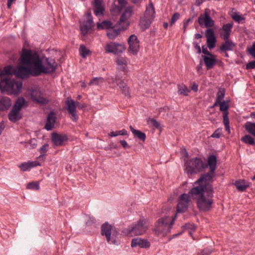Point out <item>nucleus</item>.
I'll return each instance as SVG.
<instances>
[{"label":"nucleus","mask_w":255,"mask_h":255,"mask_svg":"<svg viewBox=\"0 0 255 255\" xmlns=\"http://www.w3.org/2000/svg\"><path fill=\"white\" fill-rule=\"evenodd\" d=\"M20 65L15 74L18 78L24 79L29 76L37 77L42 74L54 73L58 64L54 58H41L35 51L23 47L19 58Z\"/></svg>","instance_id":"nucleus-1"},{"label":"nucleus","mask_w":255,"mask_h":255,"mask_svg":"<svg viewBox=\"0 0 255 255\" xmlns=\"http://www.w3.org/2000/svg\"><path fill=\"white\" fill-rule=\"evenodd\" d=\"M213 188L207 187V191L203 187L192 188L189 191L191 198L197 200V206L201 211H209L213 203Z\"/></svg>","instance_id":"nucleus-2"},{"label":"nucleus","mask_w":255,"mask_h":255,"mask_svg":"<svg viewBox=\"0 0 255 255\" xmlns=\"http://www.w3.org/2000/svg\"><path fill=\"white\" fill-rule=\"evenodd\" d=\"M174 223L173 218H171L169 216L161 218L155 223L154 232L157 236H165L170 232Z\"/></svg>","instance_id":"nucleus-3"},{"label":"nucleus","mask_w":255,"mask_h":255,"mask_svg":"<svg viewBox=\"0 0 255 255\" xmlns=\"http://www.w3.org/2000/svg\"><path fill=\"white\" fill-rule=\"evenodd\" d=\"M22 83L10 79H4L3 82H0V89L2 92H6L8 95H18L22 88Z\"/></svg>","instance_id":"nucleus-4"},{"label":"nucleus","mask_w":255,"mask_h":255,"mask_svg":"<svg viewBox=\"0 0 255 255\" xmlns=\"http://www.w3.org/2000/svg\"><path fill=\"white\" fill-rule=\"evenodd\" d=\"M190 162L192 163V166L188 164L187 163H185V169L188 174H197L203 171L208 167L207 163L204 162L202 159L198 157L192 158L190 160Z\"/></svg>","instance_id":"nucleus-5"},{"label":"nucleus","mask_w":255,"mask_h":255,"mask_svg":"<svg viewBox=\"0 0 255 255\" xmlns=\"http://www.w3.org/2000/svg\"><path fill=\"white\" fill-rule=\"evenodd\" d=\"M147 223V220L144 218L140 219L134 225L128 228V235L129 236H139L143 234L148 228Z\"/></svg>","instance_id":"nucleus-6"},{"label":"nucleus","mask_w":255,"mask_h":255,"mask_svg":"<svg viewBox=\"0 0 255 255\" xmlns=\"http://www.w3.org/2000/svg\"><path fill=\"white\" fill-rule=\"evenodd\" d=\"M65 105L67 106V110L70 115V119L74 122H77L79 119V116L77 114L76 108L78 107L80 109L85 108L86 107L85 104H81L78 102H75L73 100L68 99L66 101Z\"/></svg>","instance_id":"nucleus-7"},{"label":"nucleus","mask_w":255,"mask_h":255,"mask_svg":"<svg viewBox=\"0 0 255 255\" xmlns=\"http://www.w3.org/2000/svg\"><path fill=\"white\" fill-rule=\"evenodd\" d=\"M215 171L211 172L210 170L209 171L206 173L202 174L201 175L200 177L195 182V184H198V186L194 187L193 188L203 187V190L207 191V187H213V185L210 182L213 181V178L215 176Z\"/></svg>","instance_id":"nucleus-8"},{"label":"nucleus","mask_w":255,"mask_h":255,"mask_svg":"<svg viewBox=\"0 0 255 255\" xmlns=\"http://www.w3.org/2000/svg\"><path fill=\"white\" fill-rule=\"evenodd\" d=\"M126 47L124 44L119 43L115 42H110L107 43L105 47V50L108 53H113L118 55L123 53L126 50Z\"/></svg>","instance_id":"nucleus-9"},{"label":"nucleus","mask_w":255,"mask_h":255,"mask_svg":"<svg viewBox=\"0 0 255 255\" xmlns=\"http://www.w3.org/2000/svg\"><path fill=\"white\" fill-rule=\"evenodd\" d=\"M30 98L32 101L40 105H46L49 103V100L43 96V93L37 88L32 89Z\"/></svg>","instance_id":"nucleus-10"},{"label":"nucleus","mask_w":255,"mask_h":255,"mask_svg":"<svg viewBox=\"0 0 255 255\" xmlns=\"http://www.w3.org/2000/svg\"><path fill=\"white\" fill-rule=\"evenodd\" d=\"M190 197L189 191L188 194L183 193L180 195L177 205V212L184 213L187 211L188 208V204L190 201Z\"/></svg>","instance_id":"nucleus-11"},{"label":"nucleus","mask_w":255,"mask_h":255,"mask_svg":"<svg viewBox=\"0 0 255 255\" xmlns=\"http://www.w3.org/2000/svg\"><path fill=\"white\" fill-rule=\"evenodd\" d=\"M129 45L128 50L134 55H136L139 50V41L135 34L131 35L128 40Z\"/></svg>","instance_id":"nucleus-12"},{"label":"nucleus","mask_w":255,"mask_h":255,"mask_svg":"<svg viewBox=\"0 0 255 255\" xmlns=\"http://www.w3.org/2000/svg\"><path fill=\"white\" fill-rule=\"evenodd\" d=\"M112 226L108 222L103 224L101 227V233L102 236H105L109 243L115 244V240L111 238L112 234Z\"/></svg>","instance_id":"nucleus-13"},{"label":"nucleus","mask_w":255,"mask_h":255,"mask_svg":"<svg viewBox=\"0 0 255 255\" xmlns=\"http://www.w3.org/2000/svg\"><path fill=\"white\" fill-rule=\"evenodd\" d=\"M198 21L201 27L204 26L208 28L213 27L215 24L214 21L211 18L209 13L207 12H205L204 15L201 14L199 16Z\"/></svg>","instance_id":"nucleus-14"},{"label":"nucleus","mask_w":255,"mask_h":255,"mask_svg":"<svg viewBox=\"0 0 255 255\" xmlns=\"http://www.w3.org/2000/svg\"><path fill=\"white\" fill-rule=\"evenodd\" d=\"M51 139L54 146H60L63 144L64 142L68 140V137L65 134L53 132L51 134Z\"/></svg>","instance_id":"nucleus-15"},{"label":"nucleus","mask_w":255,"mask_h":255,"mask_svg":"<svg viewBox=\"0 0 255 255\" xmlns=\"http://www.w3.org/2000/svg\"><path fill=\"white\" fill-rule=\"evenodd\" d=\"M205 36L207 38V47L210 49H213L217 42L214 30L211 28H207L205 31Z\"/></svg>","instance_id":"nucleus-16"},{"label":"nucleus","mask_w":255,"mask_h":255,"mask_svg":"<svg viewBox=\"0 0 255 255\" xmlns=\"http://www.w3.org/2000/svg\"><path fill=\"white\" fill-rule=\"evenodd\" d=\"M115 81L122 93L126 96H129L130 93L129 87L127 85V81L125 79H121L120 76L118 75L115 76Z\"/></svg>","instance_id":"nucleus-17"},{"label":"nucleus","mask_w":255,"mask_h":255,"mask_svg":"<svg viewBox=\"0 0 255 255\" xmlns=\"http://www.w3.org/2000/svg\"><path fill=\"white\" fill-rule=\"evenodd\" d=\"M233 26V23L230 22L223 24L220 29V36L223 40H227L230 38Z\"/></svg>","instance_id":"nucleus-18"},{"label":"nucleus","mask_w":255,"mask_h":255,"mask_svg":"<svg viewBox=\"0 0 255 255\" xmlns=\"http://www.w3.org/2000/svg\"><path fill=\"white\" fill-rule=\"evenodd\" d=\"M150 246V244L146 239L139 237L132 239L131 242V247L132 248L139 247L140 248L148 249Z\"/></svg>","instance_id":"nucleus-19"},{"label":"nucleus","mask_w":255,"mask_h":255,"mask_svg":"<svg viewBox=\"0 0 255 255\" xmlns=\"http://www.w3.org/2000/svg\"><path fill=\"white\" fill-rule=\"evenodd\" d=\"M201 57L204 61L207 70L212 69L215 65L217 62L216 55L211 53V55L207 56L202 55Z\"/></svg>","instance_id":"nucleus-20"},{"label":"nucleus","mask_w":255,"mask_h":255,"mask_svg":"<svg viewBox=\"0 0 255 255\" xmlns=\"http://www.w3.org/2000/svg\"><path fill=\"white\" fill-rule=\"evenodd\" d=\"M56 119V113L54 111H51L47 116L45 128L48 131L51 130L54 127Z\"/></svg>","instance_id":"nucleus-21"},{"label":"nucleus","mask_w":255,"mask_h":255,"mask_svg":"<svg viewBox=\"0 0 255 255\" xmlns=\"http://www.w3.org/2000/svg\"><path fill=\"white\" fill-rule=\"evenodd\" d=\"M223 42L219 48L221 52H226L229 51H233L236 47V44L230 39L224 40Z\"/></svg>","instance_id":"nucleus-22"},{"label":"nucleus","mask_w":255,"mask_h":255,"mask_svg":"<svg viewBox=\"0 0 255 255\" xmlns=\"http://www.w3.org/2000/svg\"><path fill=\"white\" fill-rule=\"evenodd\" d=\"M17 69L13 70V67L11 65H8L3 68V69L0 71V82H3L4 79H9L7 76L11 75L13 73L15 74V71ZM16 76V75H15Z\"/></svg>","instance_id":"nucleus-23"},{"label":"nucleus","mask_w":255,"mask_h":255,"mask_svg":"<svg viewBox=\"0 0 255 255\" xmlns=\"http://www.w3.org/2000/svg\"><path fill=\"white\" fill-rule=\"evenodd\" d=\"M126 28V27L124 26L120 27L116 24L111 28V29L107 31V36L110 39H114L118 36L122 30H124Z\"/></svg>","instance_id":"nucleus-24"},{"label":"nucleus","mask_w":255,"mask_h":255,"mask_svg":"<svg viewBox=\"0 0 255 255\" xmlns=\"http://www.w3.org/2000/svg\"><path fill=\"white\" fill-rule=\"evenodd\" d=\"M41 164L38 161H28L23 162L18 165L21 171H29L32 168L40 166Z\"/></svg>","instance_id":"nucleus-25"},{"label":"nucleus","mask_w":255,"mask_h":255,"mask_svg":"<svg viewBox=\"0 0 255 255\" xmlns=\"http://www.w3.org/2000/svg\"><path fill=\"white\" fill-rule=\"evenodd\" d=\"M93 26L94 22L93 19H89L84 21L80 26L81 33L83 35H86Z\"/></svg>","instance_id":"nucleus-26"},{"label":"nucleus","mask_w":255,"mask_h":255,"mask_svg":"<svg viewBox=\"0 0 255 255\" xmlns=\"http://www.w3.org/2000/svg\"><path fill=\"white\" fill-rule=\"evenodd\" d=\"M102 0H94V13L96 16L103 14L105 8L102 6Z\"/></svg>","instance_id":"nucleus-27"},{"label":"nucleus","mask_w":255,"mask_h":255,"mask_svg":"<svg viewBox=\"0 0 255 255\" xmlns=\"http://www.w3.org/2000/svg\"><path fill=\"white\" fill-rule=\"evenodd\" d=\"M8 118L10 122L16 123L21 119L22 115L20 114L19 111L12 109L8 114Z\"/></svg>","instance_id":"nucleus-28"},{"label":"nucleus","mask_w":255,"mask_h":255,"mask_svg":"<svg viewBox=\"0 0 255 255\" xmlns=\"http://www.w3.org/2000/svg\"><path fill=\"white\" fill-rule=\"evenodd\" d=\"M117 1L119 5H115L111 9V12L119 14L121 13L123 9L126 7L127 2L126 0H117Z\"/></svg>","instance_id":"nucleus-29"},{"label":"nucleus","mask_w":255,"mask_h":255,"mask_svg":"<svg viewBox=\"0 0 255 255\" xmlns=\"http://www.w3.org/2000/svg\"><path fill=\"white\" fill-rule=\"evenodd\" d=\"M217 157L214 154H211L208 157L207 163L211 172L216 171L217 168Z\"/></svg>","instance_id":"nucleus-30"},{"label":"nucleus","mask_w":255,"mask_h":255,"mask_svg":"<svg viewBox=\"0 0 255 255\" xmlns=\"http://www.w3.org/2000/svg\"><path fill=\"white\" fill-rule=\"evenodd\" d=\"M11 105L10 98L4 97L0 99V111H4L9 109Z\"/></svg>","instance_id":"nucleus-31"},{"label":"nucleus","mask_w":255,"mask_h":255,"mask_svg":"<svg viewBox=\"0 0 255 255\" xmlns=\"http://www.w3.org/2000/svg\"><path fill=\"white\" fill-rule=\"evenodd\" d=\"M129 128L132 133L134 137L137 138L143 142L145 141L146 139V135L145 133L141 131L140 130L134 129L131 126H129Z\"/></svg>","instance_id":"nucleus-32"},{"label":"nucleus","mask_w":255,"mask_h":255,"mask_svg":"<svg viewBox=\"0 0 255 255\" xmlns=\"http://www.w3.org/2000/svg\"><path fill=\"white\" fill-rule=\"evenodd\" d=\"M220 111L223 113V118H229L228 109L229 108V104L228 102L223 101L220 102Z\"/></svg>","instance_id":"nucleus-33"},{"label":"nucleus","mask_w":255,"mask_h":255,"mask_svg":"<svg viewBox=\"0 0 255 255\" xmlns=\"http://www.w3.org/2000/svg\"><path fill=\"white\" fill-rule=\"evenodd\" d=\"M118 69L124 72H127V61L125 57L118 58L116 61Z\"/></svg>","instance_id":"nucleus-34"},{"label":"nucleus","mask_w":255,"mask_h":255,"mask_svg":"<svg viewBox=\"0 0 255 255\" xmlns=\"http://www.w3.org/2000/svg\"><path fill=\"white\" fill-rule=\"evenodd\" d=\"M24 106H27L25 99L23 97H20L15 101L12 109L20 111L22 107Z\"/></svg>","instance_id":"nucleus-35"},{"label":"nucleus","mask_w":255,"mask_h":255,"mask_svg":"<svg viewBox=\"0 0 255 255\" xmlns=\"http://www.w3.org/2000/svg\"><path fill=\"white\" fill-rule=\"evenodd\" d=\"M235 185L237 190L241 192L245 191L246 189L249 187V184H247L246 180L244 179L236 180L235 183Z\"/></svg>","instance_id":"nucleus-36"},{"label":"nucleus","mask_w":255,"mask_h":255,"mask_svg":"<svg viewBox=\"0 0 255 255\" xmlns=\"http://www.w3.org/2000/svg\"><path fill=\"white\" fill-rule=\"evenodd\" d=\"M113 23L110 20H104L102 22L97 23V29L98 30L108 29L113 27Z\"/></svg>","instance_id":"nucleus-37"},{"label":"nucleus","mask_w":255,"mask_h":255,"mask_svg":"<svg viewBox=\"0 0 255 255\" xmlns=\"http://www.w3.org/2000/svg\"><path fill=\"white\" fill-rule=\"evenodd\" d=\"M153 19L154 18H152V17L149 18L144 16L143 18H140V24L144 30L149 28Z\"/></svg>","instance_id":"nucleus-38"},{"label":"nucleus","mask_w":255,"mask_h":255,"mask_svg":"<svg viewBox=\"0 0 255 255\" xmlns=\"http://www.w3.org/2000/svg\"><path fill=\"white\" fill-rule=\"evenodd\" d=\"M155 10L153 4L151 2L148 7H146L144 16L146 17H152L154 18Z\"/></svg>","instance_id":"nucleus-39"},{"label":"nucleus","mask_w":255,"mask_h":255,"mask_svg":"<svg viewBox=\"0 0 255 255\" xmlns=\"http://www.w3.org/2000/svg\"><path fill=\"white\" fill-rule=\"evenodd\" d=\"M246 130L251 134L255 136V123L247 122L245 125Z\"/></svg>","instance_id":"nucleus-40"},{"label":"nucleus","mask_w":255,"mask_h":255,"mask_svg":"<svg viewBox=\"0 0 255 255\" xmlns=\"http://www.w3.org/2000/svg\"><path fill=\"white\" fill-rule=\"evenodd\" d=\"M79 52L80 55L84 58H86L91 53L90 50L87 49L84 44L80 45Z\"/></svg>","instance_id":"nucleus-41"},{"label":"nucleus","mask_w":255,"mask_h":255,"mask_svg":"<svg viewBox=\"0 0 255 255\" xmlns=\"http://www.w3.org/2000/svg\"><path fill=\"white\" fill-rule=\"evenodd\" d=\"M190 92V90L188 87L184 85H178V93L179 95L183 96H188V94Z\"/></svg>","instance_id":"nucleus-42"},{"label":"nucleus","mask_w":255,"mask_h":255,"mask_svg":"<svg viewBox=\"0 0 255 255\" xmlns=\"http://www.w3.org/2000/svg\"><path fill=\"white\" fill-rule=\"evenodd\" d=\"M241 140L244 143L250 145H254L255 144L254 138L250 135H245L244 136L242 137Z\"/></svg>","instance_id":"nucleus-43"},{"label":"nucleus","mask_w":255,"mask_h":255,"mask_svg":"<svg viewBox=\"0 0 255 255\" xmlns=\"http://www.w3.org/2000/svg\"><path fill=\"white\" fill-rule=\"evenodd\" d=\"M129 18L128 15H127L125 13L123 12L121 15L119 20L117 22L116 25H118L120 27L124 26V24L127 23V19Z\"/></svg>","instance_id":"nucleus-44"},{"label":"nucleus","mask_w":255,"mask_h":255,"mask_svg":"<svg viewBox=\"0 0 255 255\" xmlns=\"http://www.w3.org/2000/svg\"><path fill=\"white\" fill-rule=\"evenodd\" d=\"M225 95V89L224 88H219L218 91L216 95V100L222 101Z\"/></svg>","instance_id":"nucleus-45"},{"label":"nucleus","mask_w":255,"mask_h":255,"mask_svg":"<svg viewBox=\"0 0 255 255\" xmlns=\"http://www.w3.org/2000/svg\"><path fill=\"white\" fill-rule=\"evenodd\" d=\"M26 188L29 189L38 190L39 189L38 182H31L27 184Z\"/></svg>","instance_id":"nucleus-46"},{"label":"nucleus","mask_w":255,"mask_h":255,"mask_svg":"<svg viewBox=\"0 0 255 255\" xmlns=\"http://www.w3.org/2000/svg\"><path fill=\"white\" fill-rule=\"evenodd\" d=\"M232 19L239 23L242 20H245V17L241 15H239L238 12H234L232 15Z\"/></svg>","instance_id":"nucleus-47"},{"label":"nucleus","mask_w":255,"mask_h":255,"mask_svg":"<svg viewBox=\"0 0 255 255\" xmlns=\"http://www.w3.org/2000/svg\"><path fill=\"white\" fill-rule=\"evenodd\" d=\"M182 228H183L184 230H190V231L189 232L190 235H191V231H194L196 229L195 226L194 224L189 223H186L185 225H183L182 226Z\"/></svg>","instance_id":"nucleus-48"},{"label":"nucleus","mask_w":255,"mask_h":255,"mask_svg":"<svg viewBox=\"0 0 255 255\" xmlns=\"http://www.w3.org/2000/svg\"><path fill=\"white\" fill-rule=\"evenodd\" d=\"M223 122L225 126V130L228 132L229 134H230V127L229 118H223Z\"/></svg>","instance_id":"nucleus-49"},{"label":"nucleus","mask_w":255,"mask_h":255,"mask_svg":"<svg viewBox=\"0 0 255 255\" xmlns=\"http://www.w3.org/2000/svg\"><path fill=\"white\" fill-rule=\"evenodd\" d=\"M147 122H150L152 126L157 129H159L160 128V124L154 119L149 118Z\"/></svg>","instance_id":"nucleus-50"},{"label":"nucleus","mask_w":255,"mask_h":255,"mask_svg":"<svg viewBox=\"0 0 255 255\" xmlns=\"http://www.w3.org/2000/svg\"><path fill=\"white\" fill-rule=\"evenodd\" d=\"M180 17V14L178 12H175L172 16L170 21V25H172Z\"/></svg>","instance_id":"nucleus-51"},{"label":"nucleus","mask_w":255,"mask_h":255,"mask_svg":"<svg viewBox=\"0 0 255 255\" xmlns=\"http://www.w3.org/2000/svg\"><path fill=\"white\" fill-rule=\"evenodd\" d=\"M194 17L189 18L188 19L184 20L183 21V32L185 33L186 31V28L190 23H191L193 20Z\"/></svg>","instance_id":"nucleus-52"},{"label":"nucleus","mask_w":255,"mask_h":255,"mask_svg":"<svg viewBox=\"0 0 255 255\" xmlns=\"http://www.w3.org/2000/svg\"><path fill=\"white\" fill-rule=\"evenodd\" d=\"M49 147V144L48 143H45L39 149V152L40 153V156H44L46 152L48 150V147Z\"/></svg>","instance_id":"nucleus-53"},{"label":"nucleus","mask_w":255,"mask_h":255,"mask_svg":"<svg viewBox=\"0 0 255 255\" xmlns=\"http://www.w3.org/2000/svg\"><path fill=\"white\" fill-rule=\"evenodd\" d=\"M103 81V79L102 77H96L94 78L92 80H91L89 83V85H98L99 81L102 82Z\"/></svg>","instance_id":"nucleus-54"},{"label":"nucleus","mask_w":255,"mask_h":255,"mask_svg":"<svg viewBox=\"0 0 255 255\" xmlns=\"http://www.w3.org/2000/svg\"><path fill=\"white\" fill-rule=\"evenodd\" d=\"M128 17H130L133 13V6H129L125 8V11L124 12Z\"/></svg>","instance_id":"nucleus-55"},{"label":"nucleus","mask_w":255,"mask_h":255,"mask_svg":"<svg viewBox=\"0 0 255 255\" xmlns=\"http://www.w3.org/2000/svg\"><path fill=\"white\" fill-rule=\"evenodd\" d=\"M221 134V130L219 128H218L213 133L211 136L214 138H219Z\"/></svg>","instance_id":"nucleus-56"},{"label":"nucleus","mask_w":255,"mask_h":255,"mask_svg":"<svg viewBox=\"0 0 255 255\" xmlns=\"http://www.w3.org/2000/svg\"><path fill=\"white\" fill-rule=\"evenodd\" d=\"M246 68L247 70L255 68V61H251L248 62L246 65Z\"/></svg>","instance_id":"nucleus-57"},{"label":"nucleus","mask_w":255,"mask_h":255,"mask_svg":"<svg viewBox=\"0 0 255 255\" xmlns=\"http://www.w3.org/2000/svg\"><path fill=\"white\" fill-rule=\"evenodd\" d=\"M37 140L35 138H32L29 140L28 144H29L31 148H35L37 146Z\"/></svg>","instance_id":"nucleus-58"},{"label":"nucleus","mask_w":255,"mask_h":255,"mask_svg":"<svg viewBox=\"0 0 255 255\" xmlns=\"http://www.w3.org/2000/svg\"><path fill=\"white\" fill-rule=\"evenodd\" d=\"M194 48L196 50V53L198 54H200L201 53V48L199 45V44L197 42H193Z\"/></svg>","instance_id":"nucleus-59"},{"label":"nucleus","mask_w":255,"mask_h":255,"mask_svg":"<svg viewBox=\"0 0 255 255\" xmlns=\"http://www.w3.org/2000/svg\"><path fill=\"white\" fill-rule=\"evenodd\" d=\"M248 51L255 58V42L253 43L252 47L248 49Z\"/></svg>","instance_id":"nucleus-60"},{"label":"nucleus","mask_w":255,"mask_h":255,"mask_svg":"<svg viewBox=\"0 0 255 255\" xmlns=\"http://www.w3.org/2000/svg\"><path fill=\"white\" fill-rule=\"evenodd\" d=\"M201 52H202L205 56L211 55V53L208 50L207 48L205 45L202 46Z\"/></svg>","instance_id":"nucleus-61"},{"label":"nucleus","mask_w":255,"mask_h":255,"mask_svg":"<svg viewBox=\"0 0 255 255\" xmlns=\"http://www.w3.org/2000/svg\"><path fill=\"white\" fill-rule=\"evenodd\" d=\"M117 136L118 135H127V131L125 129L121 130L116 131Z\"/></svg>","instance_id":"nucleus-62"},{"label":"nucleus","mask_w":255,"mask_h":255,"mask_svg":"<svg viewBox=\"0 0 255 255\" xmlns=\"http://www.w3.org/2000/svg\"><path fill=\"white\" fill-rule=\"evenodd\" d=\"M120 143L124 148L130 147V146L128 144L127 142L125 140H120Z\"/></svg>","instance_id":"nucleus-63"},{"label":"nucleus","mask_w":255,"mask_h":255,"mask_svg":"<svg viewBox=\"0 0 255 255\" xmlns=\"http://www.w3.org/2000/svg\"><path fill=\"white\" fill-rule=\"evenodd\" d=\"M191 90L195 92H197L198 90V85L195 83H193L191 87Z\"/></svg>","instance_id":"nucleus-64"}]
</instances>
